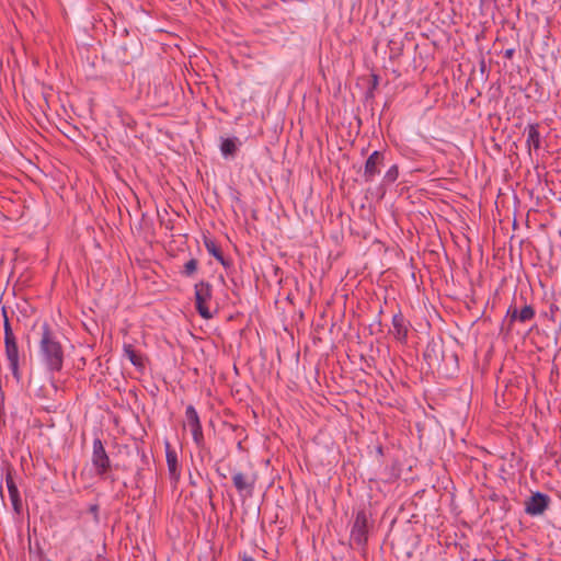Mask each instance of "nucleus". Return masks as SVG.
<instances>
[{
  "instance_id": "5",
  "label": "nucleus",
  "mask_w": 561,
  "mask_h": 561,
  "mask_svg": "<svg viewBox=\"0 0 561 561\" xmlns=\"http://www.w3.org/2000/svg\"><path fill=\"white\" fill-rule=\"evenodd\" d=\"M185 424L191 430L193 438L196 443H199L203 438L202 425L199 422L198 414L194 407L188 405L185 411Z\"/></svg>"
},
{
  "instance_id": "4",
  "label": "nucleus",
  "mask_w": 561,
  "mask_h": 561,
  "mask_svg": "<svg viewBox=\"0 0 561 561\" xmlns=\"http://www.w3.org/2000/svg\"><path fill=\"white\" fill-rule=\"evenodd\" d=\"M5 344V356L9 362V367L13 374V376L19 380L20 371H19V348L16 344V340L9 339L4 340Z\"/></svg>"
},
{
  "instance_id": "6",
  "label": "nucleus",
  "mask_w": 561,
  "mask_h": 561,
  "mask_svg": "<svg viewBox=\"0 0 561 561\" xmlns=\"http://www.w3.org/2000/svg\"><path fill=\"white\" fill-rule=\"evenodd\" d=\"M382 164V156L378 151H374L366 161L364 176L366 181H373V179L379 174L380 165Z\"/></svg>"
},
{
  "instance_id": "2",
  "label": "nucleus",
  "mask_w": 561,
  "mask_h": 561,
  "mask_svg": "<svg viewBox=\"0 0 561 561\" xmlns=\"http://www.w3.org/2000/svg\"><path fill=\"white\" fill-rule=\"evenodd\" d=\"M211 298V287L209 284L201 282L195 285V304L198 313L204 319H210L213 313L210 312L207 304Z\"/></svg>"
},
{
  "instance_id": "7",
  "label": "nucleus",
  "mask_w": 561,
  "mask_h": 561,
  "mask_svg": "<svg viewBox=\"0 0 561 561\" xmlns=\"http://www.w3.org/2000/svg\"><path fill=\"white\" fill-rule=\"evenodd\" d=\"M548 506V499L547 496L542 495L541 493H537L533 495L527 502H526V512L529 515H540L545 512V510Z\"/></svg>"
},
{
  "instance_id": "19",
  "label": "nucleus",
  "mask_w": 561,
  "mask_h": 561,
  "mask_svg": "<svg viewBox=\"0 0 561 561\" xmlns=\"http://www.w3.org/2000/svg\"><path fill=\"white\" fill-rule=\"evenodd\" d=\"M207 248H208V251H209V252H210V253H211L216 259H218L219 261H222L221 253H220V251H219V250H217V249L215 248V245H213V247L207 245Z\"/></svg>"
},
{
  "instance_id": "17",
  "label": "nucleus",
  "mask_w": 561,
  "mask_h": 561,
  "mask_svg": "<svg viewBox=\"0 0 561 561\" xmlns=\"http://www.w3.org/2000/svg\"><path fill=\"white\" fill-rule=\"evenodd\" d=\"M398 178V168L392 165L385 174V180L388 182H394Z\"/></svg>"
},
{
  "instance_id": "16",
  "label": "nucleus",
  "mask_w": 561,
  "mask_h": 561,
  "mask_svg": "<svg viewBox=\"0 0 561 561\" xmlns=\"http://www.w3.org/2000/svg\"><path fill=\"white\" fill-rule=\"evenodd\" d=\"M197 270V261L195 259H191L184 264V271L183 273L186 276L193 275Z\"/></svg>"
},
{
  "instance_id": "3",
  "label": "nucleus",
  "mask_w": 561,
  "mask_h": 561,
  "mask_svg": "<svg viewBox=\"0 0 561 561\" xmlns=\"http://www.w3.org/2000/svg\"><path fill=\"white\" fill-rule=\"evenodd\" d=\"M92 463L99 474H104L110 469V459L100 439L93 442Z\"/></svg>"
},
{
  "instance_id": "13",
  "label": "nucleus",
  "mask_w": 561,
  "mask_h": 561,
  "mask_svg": "<svg viewBox=\"0 0 561 561\" xmlns=\"http://www.w3.org/2000/svg\"><path fill=\"white\" fill-rule=\"evenodd\" d=\"M124 353L134 366H136V367L142 366L141 356L134 351V348L130 344L124 345Z\"/></svg>"
},
{
  "instance_id": "14",
  "label": "nucleus",
  "mask_w": 561,
  "mask_h": 561,
  "mask_svg": "<svg viewBox=\"0 0 561 561\" xmlns=\"http://www.w3.org/2000/svg\"><path fill=\"white\" fill-rule=\"evenodd\" d=\"M221 153L225 157L232 156L237 150V139L227 138L221 144Z\"/></svg>"
},
{
  "instance_id": "8",
  "label": "nucleus",
  "mask_w": 561,
  "mask_h": 561,
  "mask_svg": "<svg viewBox=\"0 0 561 561\" xmlns=\"http://www.w3.org/2000/svg\"><path fill=\"white\" fill-rule=\"evenodd\" d=\"M391 333L400 342H404L407 340V337H408V325H407L405 320H404L402 314H394L393 316Z\"/></svg>"
},
{
  "instance_id": "15",
  "label": "nucleus",
  "mask_w": 561,
  "mask_h": 561,
  "mask_svg": "<svg viewBox=\"0 0 561 561\" xmlns=\"http://www.w3.org/2000/svg\"><path fill=\"white\" fill-rule=\"evenodd\" d=\"M534 314H535V312H534L533 308L529 306H525L518 312L517 320H519L520 322H526V321L530 320L534 317Z\"/></svg>"
},
{
  "instance_id": "20",
  "label": "nucleus",
  "mask_w": 561,
  "mask_h": 561,
  "mask_svg": "<svg viewBox=\"0 0 561 561\" xmlns=\"http://www.w3.org/2000/svg\"><path fill=\"white\" fill-rule=\"evenodd\" d=\"M518 312L517 310H514L511 314L512 319H517V316H518Z\"/></svg>"
},
{
  "instance_id": "1",
  "label": "nucleus",
  "mask_w": 561,
  "mask_h": 561,
  "mask_svg": "<svg viewBox=\"0 0 561 561\" xmlns=\"http://www.w3.org/2000/svg\"><path fill=\"white\" fill-rule=\"evenodd\" d=\"M42 331L39 341L41 356L49 369L60 370L64 362L61 345L49 330L47 323L42 325Z\"/></svg>"
},
{
  "instance_id": "18",
  "label": "nucleus",
  "mask_w": 561,
  "mask_h": 561,
  "mask_svg": "<svg viewBox=\"0 0 561 561\" xmlns=\"http://www.w3.org/2000/svg\"><path fill=\"white\" fill-rule=\"evenodd\" d=\"M14 334L12 332V329L10 327L9 320L5 317L4 319V340L14 339Z\"/></svg>"
},
{
  "instance_id": "21",
  "label": "nucleus",
  "mask_w": 561,
  "mask_h": 561,
  "mask_svg": "<svg viewBox=\"0 0 561 561\" xmlns=\"http://www.w3.org/2000/svg\"><path fill=\"white\" fill-rule=\"evenodd\" d=\"M243 561H255V560L253 558H251V557H244Z\"/></svg>"
},
{
  "instance_id": "10",
  "label": "nucleus",
  "mask_w": 561,
  "mask_h": 561,
  "mask_svg": "<svg viewBox=\"0 0 561 561\" xmlns=\"http://www.w3.org/2000/svg\"><path fill=\"white\" fill-rule=\"evenodd\" d=\"M5 484H7L9 497L11 500L14 511L20 512V508H21L20 493H19V490H18V488L14 483V480L11 476H7Z\"/></svg>"
},
{
  "instance_id": "9",
  "label": "nucleus",
  "mask_w": 561,
  "mask_h": 561,
  "mask_svg": "<svg viewBox=\"0 0 561 561\" xmlns=\"http://www.w3.org/2000/svg\"><path fill=\"white\" fill-rule=\"evenodd\" d=\"M232 481L239 492L250 493L252 491L253 480L249 476L242 472H234Z\"/></svg>"
},
{
  "instance_id": "12",
  "label": "nucleus",
  "mask_w": 561,
  "mask_h": 561,
  "mask_svg": "<svg viewBox=\"0 0 561 561\" xmlns=\"http://www.w3.org/2000/svg\"><path fill=\"white\" fill-rule=\"evenodd\" d=\"M167 463H168V469L170 471V474L173 478H178V476H179L178 458H176V454L173 450H167Z\"/></svg>"
},
{
  "instance_id": "11",
  "label": "nucleus",
  "mask_w": 561,
  "mask_h": 561,
  "mask_svg": "<svg viewBox=\"0 0 561 561\" xmlns=\"http://www.w3.org/2000/svg\"><path fill=\"white\" fill-rule=\"evenodd\" d=\"M527 139L526 144L528 147H534V149L540 148V134L537 125H529L526 129Z\"/></svg>"
}]
</instances>
